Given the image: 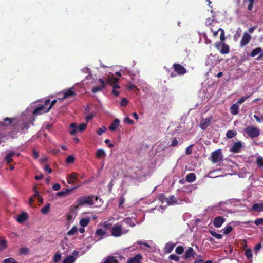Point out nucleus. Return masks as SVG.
<instances>
[{
    "instance_id": "a18cd8bd",
    "label": "nucleus",
    "mask_w": 263,
    "mask_h": 263,
    "mask_svg": "<svg viewBox=\"0 0 263 263\" xmlns=\"http://www.w3.org/2000/svg\"><path fill=\"white\" fill-rule=\"evenodd\" d=\"M78 229L77 227L73 226L72 228L67 233L68 236H72L77 232Z\"/></svg>"
},
{
    "instance_id": "69168bd1",
    "label": "nucleus",
    "mask_w": 263,
    "mask_h": 263,
    "mask_svg": "<svg viewBox=\"0 0 263 263\" xmlns=\"http://www.w3.org/2000/svg\"><path fill=\"white\" fill-rule=\"evenodd\" d=\"M178 144V141L176 138H174L171 143V145L173 147L177 146Z\"/></svg>"
},
{
    "instance_id": "4be33fe9",
    "label": "nucleus",
    "mask_w": 263,
    "mask_h": 263,
    "mask_svg": "<svg viewBox=\"0 0 263 263\" xmlns=\"http://www.w3.org/2000/svg\"><path fill=\"white\" fill-rule=\"evenodd\" d=\"M239 105L237 103L233 104L230 107V112L233 115H236L239 112Z\"/></svg>"
},
{
    "instance_id": "f257e3e1",
    "label": "nucleus",
    "mask_w": 263,
    "mask_h": 263,
    "mask_svg": "<svg viewBox=\"0 0 263 263\" xmlns=\"http://www.w3.org/2000/svg\"><path fill=\"white\" fill-rule=\"evenodd\" d=\"M93 198L95 200H97L98 197L97 196H81L79 197L77 200V205L74 207V209L76 210L79 206H82L85 204L92 205L94 204Z\"/></svg>"
},
{
    "instance_id": "de8ad7c7",
    "label": "nucleus",
    "mask_w": 263,
    "mask_h": 263,
    "mask_svg": "<svg viewBox=\"0 0 263 263\" xmlns=\"http://www.w3.org/2000/svg\"><path fill=\"white\" fill-rule=\"evenodd\" d=\"M101 226L103 228H104V230H106V231L107 230L110 229L111 224L108 221H107L102 223Z\"/></svg>"
},
{
    "instance_id": "4c0bfd02",
    "label": "nucleus",
    "mask_w": 263,
    "mask_h": 263,
    "mask_svg": "<svg viewBox=\"0 0 263 263\" xmlns=\"http://www.w3.org/2000/svg\"><path fill=\"white\" fill-rule=\"evenodd\" d=\"M104 263H119L115 256H109L104 262Z\"/></svg>"
},
{
    "instance_id": "ddd939ff",
    "label": "nucleus",
    "mask_w": 263,
    "mask_h": 263,
    "mask_svg": "<svg viewBox=\"0 0 263 263\" xmlns=\"http://www.w3.org/2000/svg\"><path fill=\"white\" fill-rule=\"evenodd\" d=\"M212 119V117L211 116L210 117L202 119L201 121V122L200 124V127L202 129H203V130L205 129L209 126Z\"/></svg>"
},
{
    "instance_id": "f03ea898",
    "label": "nucleus",
    "mask_w": 263,
    "mask_h": 263,
    "mask_svg": "<svg viewBox=\"0 0 263 263\" xmlns=\"http://www.w3.org/2000/svg\"><path fill=\"white\" fill-rule=\"evenodd\" d=\"M245 133L251 138H254L260 135L259 129L256 127L249 126L245 129Z\"/></svg>"
},
{
    "instance_id": "4468645a",
    "label": "nucleus",
    "mask_w": 263,
    "mask_h": 263,
    "mask_svg": "<svg viewBox=\"0 0 263 263\" xmlns=\"http://www.w3.org/2000/svg\"><path fill=\"white\" fill-rule=\"evenodd\" d=\"M79 174L77 173H72L68 177L67 179V182L68 184H72L74 182H77L78 179Z\"/></svg>"
},
{
    "instance_id": "a19ab883",
    "label": "nucleus",
    "mask_w": 263,
    "mask_h": 263,
    "mask_svg": "<svg viewBox=\"0 0 263 263\" xmlns=\"http://www.w3.org/2000/svg\"><path fill=\"white\" fill-rule=\"evenodd\" d=\"M254 2V0H243V3H249V5L248 6V10L249 11H252L253 7Z\"/></svg>"
},
{
    "instance_id": "338daca9",
    "label": "nucleus",
    "mask_w": 263,
    "mask_h": 263,
    "mask_svg": "<svg viewBox=\"0 0 263 263\" xmlns=\"http://www.w3.org/2000/svg\"><path fill=\"white\" fill-rule=\"evenodd\" d=\"M203 259H202V256L201 255H199L198 258L196 259L194 263H203Z\"/></svg>"
},
{
    "instance_id": "774afa93",
    "label": "nucleus",
    "mask_w": 263,
    "mask_h": 263,
    "mask_svg": "<svg viewBox=\"0 0 263 263\" xmlns=\"http://www.w3.org/2000/svg\"><path fill=\"white\" fill-rule=\"evenodd\" d=\"M61 185L59 183H55L52 186V189L54 191H58L60 190Z\"/></svg>"
},
{
    "instance_id": "bb28decb",
    "label": "nucleus",
    "mask_w": 263,
    "mask_h": 263,
    "mask_svg": "<svg viewBox=\"0 0 263 263\" xmlns=\"http://www.w3.org/2000/svg\"><path fill=\"white\" fill-rule=\"evenodd\" d=\"M27 214L26 213H22L18 216L17 220L18 222L21 223L27 219Z\"/></svg>"
},
{
    "instance_id": "20e7f679",
    "label": "nucleus",
    "mask_w": 263,
    "mask_h": 263,
    "mask_svg": "<svg viewBox=\"0 0 263 263\" xmlns=\"http://www.w3.org/2000/svg\"><path fill=\"white\" fill-rule=\"evenodd\" d=\"M86 127L87 124L86 123H81L79 125V127H77L76 123H72L70 125V128H71V130L69 131V133L71 135H74L77 129L78 131L82 132L86 129Z\"/></svg>"
},
{
    "instance_id": "39448f33",
    "label": "nucleus",
    "mask_w": 263,
    "mask_h": 263,
    "mask_svg": "<svg viewBox=\"0 0 263 263\" xmlns=\"http://www.w3.org/2000/svg\"><path fill=\"white\" fill-rule=\"evenodd\" d=\"M123 234L121 226L119 223L115 224L111 229V235L115 237L121 236Z\"/></svg>"
},
{
    "instance_id": "37998d69",
    "label": "nucleus",
    "mask_w": 263,
    "mask_h": 263,
    "mask_svg": "<svg viewBox=\"0 0 263 263\" xmlns=\"http://www.w3.org/2000/svg\"><path fill=\"white\" fill-rule=\"evenodd\" d=\"M256 163L258 167H263V157L261 156L257 157Z\"/></svg>"
},
{
    "instance_id": "09e8293b",
    "label": "nucleus",
    "mask_w": 263,
    "mask_h": 263,
    "mask_svg": "<svg viewBox=\"0 0 263 263\" xmlns=\"http://www.w3.org/2000/svg\"><path fill=\"white\" fill-rule=\"evenodd\" d=\"M61 258V255L60 253H57L53 256V262L57 263Z\"/></svg>"
},
{
    "instance_id": "6e6552de",
    "label": "nucleus",
    "mask_w": 263,
    "mask_h": 263,
    "mask_svg": "<svg viewBox=\"0 0 263 263\" xmlns=\"http://www.w3.org/2000/svg\"><path fill=\"white\" fill-rule=\"evenodd\" d=\"M226 221V219L222 216H216L213 221V224L216 228H220Z\"/></svg>"
},
{
    "instance_id": "a211bd4d",
    "label": "nucleus",
    "mask_w": 263,
    "mask_h": 263,
    "mask_svg": "<svg viewBox=\"0 0 263 263\" xmlns=\"http://www.w3.org/2000/svg\"><path fill=\"white\" fill-rule=\"evenodd\" d=\"M142 257L141 254H138L134 257L128 259L127 263H140V261L142 259Z\"/></svg>"
},
{
    "instance_id": "c9c22d12",
    "label": "nucleus",
    "mask_w": 263,
    "mask_h": 263,
    "mask_svg": "<svg viewBox=\"0 0 263 263\" xmlns=\"http://www.w3.org/2000/svg\"><path fill=\"white\" fill-rule=\"evenodd\" d=\"M217 22L215 21L213 18L211 17H208L206 19L205 24L207 26H212L213 27L214 26V24H216Z\"/></svg>"
},
{
    "instance_id": "6ab92c4d",
    "label": "nucleus",
    "mask_w": 263,
    "mask_h": 263,
    "mask_svg": "<svg viewBox=\"0 0 263 263\" xmlns=\"http://www.w3.org/2000/svg\"><path fill=\"white\" fill-rule=\"evenodd\" d=\"M119 78L116 77L114 75L108 76L107 78V83L110 85L117 84L119 82Z\"/></svg>"
},
{
    "instance_id": "f704fd0d",
    "label": "nucleus",
    "mask_w": 263,
    "mask_h": 263,
    "mask_svg": "<svg viewBox=\"0 0 263 263\" xmlns=\"http://www.w3.org/2000/svg\"><path fill=\"white\" fill-rule=\"evenodd\" d=\"M165 200L168 204L176 203L177 202V200L174 196H171L169 198H166Z\"/></svg>"
},
{
    "instance_id": "473e14b6",
    "label": "nucleus",
    "mask_w": 263,
    "mask_h": 263,
    "mask_svg": "<svg viewBox=\"0 0 263 263\" xmlns=\"http://www.w3.org/2000/svg\"><path fill=\"white\" fill-rule=\"evenodd\" d=\"M233 230V227L230 224L227 225L224 229H222L223 235H228Z\"/></svg>"
},
{
    "instance_id": "49530a36",
    "label": "nucleus",
    "mask_w": 263,
    "mask_h": 263,
    "mask_svg": "<svg viewBox=\"0 0 263 263\" xmlns=\"http://www.w3.org/2000/svg\"><path fill=\"white\" fill-rule=\"evenodd\" d=\"M29 252V249L27 248H26V247L21 248L19 250V253L21 255L27 254H28Z\"/></svg>"
},
{
    "instance_id": "0e129e2a",
    "label": "nucleus",
    "mask_w": 263,
    "mask_h": 263,
    "mask_svg": "<svg viewBox=\"0 0 263 263\" xmlns=\"http://www.w3.org/2000/svg\"><path fill=\"white\" fill-rule=\"evenodd\" d=\"M44 170L46 172H48V173H49V174L51 173H52V169H51V168H50L49 165V164H46V165H45V166H44Z\"/></svg>"
},
{
    "instance_id": "412c9836",
    "label": "nucleus",
    "mask_w": 263,
    "mask_h": 263,
    "mask_svg": "<svg viewBox=\"0 0 263 263\" xmlns=\"http://www.w3.org/2000/svg\"><path fill=\"white\" fill-rule=\"evenodd\" d=\"M120 120L118 119H115L108 127V129L110 131H115L118 127Z\"/></svg>"
},
{
    "instance_id": "2f4dec72",
    "label": "nucleus",
    "mask_w": 263,
    "mask_h": 263,
    "mask_svg": "<svg viewBox=\"0 0 263 263\" xmlns=\"http://www.w3.org/2000/svg\"><path fill=\"white\" fill-rule=\"evenodd\" d=\"M50 206V203H46V205L41 209V212L43 214H47L49 212Z\"/></svg>"
},
{
    "instance_id": "f3484780",
    "label": "nucleus",
    "mask_w": 263,
    "mask_h": 263,
    "mask_svg": "<svg viewBox=\"0 0 263 263\" xmlns=\"http://www.w3.org/2000/svg\"><path fill=\"white\" fill-rule=\"evenodd\" d=\"M17 125H20L21 130L23 131L27 130L29 128V123L28 122H22L21 121H18L15 123Z\"/></svg>"
},
{
    "instance_id": "dca6fc26",
    "label": "nucleus",
    "mask_w": 263,
    "mask_h": 263,
    "mask_svg": "<svg viewBox=\"0 0 263 263\" xmlns=\"http://www.w3.org/2000/svg\"><path fill=\"white\" fill-rule=\"evenodd\" d=\"M251 210L255 212H263V202L254 203L252 206Z\"/></svg>"
},
{
    "instance_id": "e433bc0d",
    "label": "nucleus",
    "mask_w": 263,
    "mask_h": 263,
    "mask_svg": "<svg viewBox=\"0 0 263 263\" xmlns=\"http://www.w3.org/2000/svg\"><path fill=\"white\" fill-rule=\"evenodd\" d=\"M123 221L127 224L130 226V227H134L135 226V224L134 223V221L133 219L132 218L130 217H127L125 218Z\"/></svg>"
},
{
    "instance_id": "8fccbe9b",
    "label": "nucleus",
    "mask_w": 263,
    "mask_h": 263,
    "mask_svg": "<svg viewBox=\"0 0 263 263\" xmlns=\"http://www.w3.org/2000/svg\"><path fill=\"white\" fill-rule=\"evenodd\" d=\"M184 252V248L182 246H178L175 249V252L179 255L183 253Z\"/></svg>"
},
{
    "instance_id": "0eeeda50",
    "label": "nucleus",
    "mask_w": 263,
    "mask_h": 263,
    "mask_svg": "<svg viewBox=\"0 0 263 263\" xmlns=\"http://www.w3.org/2000/svg\"><path fill=\"white\" fill-rule=\"evenodd\" d=\"M260 53V55L256 58L257 60H260L263 59V51H262V49L261 47H257L255 49H253L251 53L250 56L252 57H254L257 54Z\"/></svg>"
},
{
    "instance_id": "13d9d810",
    "label": "nucleus",
    "mask_w": 263,
    "mask_h": 263,
    "mask_svg": "<svg viewBox=\"0 0 263 263\" xmlns=\"http://www.w3.org/2000/svg\"><path fill=\"white\" fill-rule=\"evenodd\" d=\"M254 223L256 226H258L259 225H262L263 224V218H257L255 221H254Z\"/></svg>"
},
{
    "instance_id": "72a5a7b5",
    "label": "nucleus",
    "mask_w": 263,
    "mask_h": 263,
    "mask_svg": "<svg viewBox=\"0 0 263 263\" xmlns=\"http://www.w3.org/2000/svg\"><path fill=\"white\" fill-rule=\"evenodd\" d=\"M245 255L250 261H252V252L250 249H248L245 251Z\"/></svg>"
},
{
    "instance_id": "b1692460",
    "label": "nucleus",
    "mask_w": 263,
    "mask_h": 263,
    "mask_svg": "<svg viewBox=\"0 0 263 263\" xmlns=\"http://www.w3.org/2000/svg\"><path fill=\"white\" fill-rule=\"evenodd\" d=\"M176 246L175 243H167L166 244L164 249L166 253H170Z\"/></svg>"
},
{
    "instance_id": "2eb2a0df",
    "label": "nucleus",
    "mask_w": 263,
    "mask_h": 263,
    "mask_svg": "<svg viewBox=\"0 0 263 263\" xmlns=\"http://www.w3.org/2000/svg\"><path fill=\"white\" fill-rule=\"evenodd\" d=\"M196 255V253L191 247H189L187 250L185 251L184 256L183 257L184 259H187L190 257L194 258Z\"/></svg>"
},
{
    "instance_id": "7ed1b4c3",
    "label": "nucleus",
    "mask_w": 263,
    "mask_h": 263,
    "mask_svg": "<svg viewBox=\"0 0 263 263\" xmlns=\"http://www.w3.org/2000/svg\"><path fill=\"white\" fill-rule=\"evenodd\" d=\"M222 159L223 156L221 149H219L212 153L210 157V160H211L213 163H218L222 161Z\"/></svg>"
},
{
    "instance_id": "5701e85b",
    "label": "nucleus",
    "mask_w": 263,
    "mask_h": 263,
    "mask_svg": "<svg viewBox=\"0 0 263 263\" xmlns=\"http://www.w3.org/2000/svg\"><path fill=\"white\" fill-rule=\"evenodd\" d=\"M229 52H230L229 46L223 42L222 46L220 50V52L222 54H226L229 53Z\"/></svg>"
},
{
    "instance_id": "423d86ee",
    "label": "nucleus",
    "mask_w": 263,
    "mask_h": 263,
    "mask_svg": "<svg viewBox=\"0 0 263 263\" xmlns=\"http://www.w3.org/2000/svg\"><path fill=\"white\" fill-rule=\"evenodd\" d=\"M173 67L174 71L178 75H183L187 72V70L185 68L180 64L175 63L173 64Z\"/></svg>"
},
{
    "instance_id": "1a4fd4ad",
    "label": "nucleus",
    "mask_w": 263,
    "mask_h": 263,
    "mask_svg": "<svg viewBox=\"0 0 263 263\" xmlns=\"http://www.w3.org/2000/svg\"><path fill=\"white\" fill-rule=\"evenodd\" d=\"M251 36L247 32L244 33L242 37L240 40V46L243 47L247 45L251 40Z\"/></svg>"
},
{
    "instance_id": "c85d7f7f",
    "label": "nucleus",
    "mask_w": 263,
    "mask_h": 263,
    "mask_svg": "<svg viewBox=\"0 0 263 263\" xmlns=\"http://www.w3.org/2000/svg\"><path fill=\"white\" fill-rule=\"evenodd\" d=\"M196 177L194 173H190L185 177L186 181L188 182H192L196 180Z\"/></svg>"
},
{
    "instance_id": "6e6d98bb",
    "label": "nucleus",
    "mask_w": 263,
    "mask_h": 263,
    "mask_svg": "<svg viewBox=\"0 0 263 263\" xmlns=\"http://www.w3.org/2000/svg\"><path fill=\"white\" fill-rule=\"evenodd\" d=\"M169 259L172 260H174L176 262H178L179 260V257L176 255L175 254H171L169 256Z\"/></svg>"
},
{
    "instance_id": "9d476101",
    "label": "nucleus",
    "mask_w": 263,
    "mask_h": 263,
    "mask_svg": "<svg viewBox=\"0 0 263 263\" xmlns=\"http://www.w3.org/2000/svg\"><path fill=\"white\" fill-rule=\"evenodd\" d=\"M98 81L100 83L101 85L100 86H95L92 89L91 91L93 93L102 91L105 87V83L102 79H99Z\"/></svg>"
},
{
    "instance_id": "7c9ffc66",
    "label": "nucleus",
    "mask_w": 263,
    "mask_h": 263,
    "mask_svg": "<svg viewBox=\"0 0 263 263\" xmlns=\"http://www.w3.org/2000/svg\"><path fill=\"white\" fill-rule=\"evenodd\" d=\"M90 221L89 218H83L80 220L79 224L81 226L85 227L89 224Z\"/></svg>"
},
{
    "instance_id": "c756f323",
    "label": "nucleus",
    "mask_w": 263,
    "mask_h": 263,
    "mask_svg": "<svg viewBox=\"0 0 263 263\" xmlns=\"http://www.w3.org/2000/svg\"><path fill=\"white\" fill-rule=\"evenodd\" d=\"M76 257L73 256H67L63 260V263H74Z\"/></svg>"
},
{
    "instance_id": "603ef678",
    "label": "nucleus",
    "mask_w": 263,
    "mask_h": 263,
    "mask_svg": "<svg viewBox=\"0 0 263 263\" xmlns=\"http://www.w3.org/2000/svg\"><path fill=\"white\" fill-rule=\"evenodd\" d=\"M218 31H220V38L221 41L223 42L226 39L224 30L222 28H219L218 29Z\"/></svg>"
},
{
    "instance_id": "f8f14e48",
    "label": "nucleus",
    "mask_w": 263,
    "mask_h": 263,
    "mask_svg": "<svg viewBox=\"0 0 263 263\" xmlns=\"http://www.w3.org/2000/svg\"><path fill=\"white\" fill-rule=\"evenodd\" d=\"M47 110V108L45 106H40L34 109L33 114L34 116H37L42 114L43 112L45 113L48 112L49 111H46Z\"/></svg>"
},
{
    "instance_id": "680f3d73",
    "label": "nucleus",
    "mask_w": 263,
    "mask_h": 263,
    "mask_svg": "<svg viewBox=\"0 0 263 263\" xmlns=\"http://www.w3.org/2000/svg\"><path fill=\"white\" fill-rule=\"evenodd\" d=\"M128 103V100L126 98H123L121 100V102L120 103V104L122 106H126Z\"/></svg>"
},
{
    "instance_id": "3c124183",
    "label": "nucleus",
    "mask_w": 263,
    "mask_h": 263,
    "mask_svg": "<svg viewBox=\"0 0 263 263\" xmlns=\"http://www.w3.org/2000/svg\"><path fill=\"white\" fill-rule=\"evenodd\" d=\"M250 97H251V95H248L246 97H241V98L239 99V100L238 101H237L236 103L240 105V104H242V103H243L247 99H248Z\"/></svg>"
},
{
    "instance_id": "5fc2aeb1",
    "label": "nucleus",
    "mask_w": 263,
    "mask_h": 263,
    "mask_svg": "<svg viewBox=\"0 0 263 263\" xmlns=\"http://www.w3.org/2000/svg\"><path fill=\"white\" fill-rule=\"evenodd\" d=\"M106 130V128L104 126H102L98 129V130H97V133L98 135L100 136L102 135L103 133H104L105 132Z\"/></svg>"
},
{
    "instance_id": "393cba45",
    "label": "nucleus",
    "mask_w": 263,
    "mask_h": 263,
    "mask_svg": "<svg viewBox=\"0 0 263 263\" xmlns=\"http://www.w3.org/2000/svg\"><path fill=\"white\" fill-rule=\"evenodd\" d=\"M74 187L71 189H65L63 191H61L57 193L56 195L59 197H63L66 195L67 194L69 193L71 191H72Z\"/></svg>"
},
{
    "instance_id": "ea45409f",
    "label": "nucleus",
    "mask_w": 263,
    "mask_h": 263,
    "mask_svg": "<svg viewBox=\"0 0 263 263\" xmlns=\"http://www.w3.org/2000/svg\"><path fill=\"white\" fill-rule=\"evenodd\" d=\"M237 135V132L235 130H230L226 133V136L228 138H232Z\"/></svg>"
},
{
    "instance_id": "052dcab7",
    "label": "nucleus",
    "mask_w": 263,
    "mask_h": 263,
    "mask_svg": "<svg viewBox=\"0 0 263 263\" xmlns=\"http://www.w3.org/2000/svg\"><path fill=\"white\" fill-rule=\"evenodd\" d=\"M223 41H218L215 43L214 47L218 50H220V47L222 46Z\"/></svg>"
},
{
    "instance_id": "aec40b11",
    "label": "nucleus",
    "mask_w": 263,
    "mask_h": 263,
    "mask_svg": "<svg viewBox=\"0 0 263 263\" xmlns=\"http://www.w3.org/2000/svg\"><path fill=\"white\" fill-rule=\"evenodd\" d=\"M76 95L74 91H73V88H70L66 90L64 92L63 99H66L70 97H73Z\"/></svg>"
},
{
    "instance_id": "864d4df0",
    "label": "nucleus",
    "mask_w": 263,
    "mask_h": 263,
    "mask_svg": "<svg viewBox=\"0 0 263 263\" xmlns=\"http://www.w3.org/2000/svg\"><path fill=\"white\" fill-rule=\"evenodd\" d=\"M74 157L72 155H69L67 157L66 162L67 163H73L74 162Z\"/></svg>"
},
{
    "instance_id": "a878e982",
    "label": "nucleus",
    "mask_w": 263,
    "mask_h": 263,
    "mask_svg": "<svg viewBox=\"0 0 263 263\" xmlns=\"http://www.w3.org/2000/svg\"><path fill=\"white\" fill-rule=\"evenodd\" d=\"M16 154L14 151L11 152L7 154L5 157V160L7 163H10L12 161V157Z\"/></svg>"
},
{
    "instance_id": "cd10ccee",
    "label": "nucleus",
    "mask_w": 263,
    "mask_h": 263,
    "mask_svg": "<svg viewBox=\"0 0 263 263\" xmlns=\"http://www.w3.org/2000/svg\"><path fill=\"white\" fill-rule=\"evenodd\" d=\"M106 234V230H104L101 228L98 229L96 232L95 235L96 236H100L99 240H101L103 238V236Z\"/></svg>"
},
{
    "instance_id": "79ce46f5",
    "label": "nucleus",
    "mask_w": 263,
    "mask_h": 263,
    "mask_svg": "<svg viewBox=\"0 0 263 263\" xmlns=\"http://www.w3.org/2000/svg\"><path fill=\"white\" fill-rule=\"evenodd\" d=\"M105 156V152L104 150L102 149H99L97 150L96 152V157L98 158H100L102 157H104Z\"/></svg>"
},
{
    "instance_id": "9b49d317",
    "label": "nucleus",
    "mask_w": 263,
    "mask_h": 263,
    "mask_svg": "<svg viewBox=\"0 0 263 263\" xmlns=\"http://www.w3.org/2000/svg\"><path fill=\"white\" fill-rule=\"evenodd\" d=\"M242 147V145L240 141L236 142L234 143L232 147L230 148V152L234 153H239L240 152Z\"/></svg>"
},
{
    "instance_id": "bf43d9fd",
    "label": "nucleus",
    "mask_w": 263,
    "mask_h": 263,
    "mask_svg": "<svg viewBox=\"0 0 263 263\" xmlns=\"http://www.w3.org/2000/svg\"><path fill=\"white\" fill-rule=\"evenodd\" d=\"M4 263H18L13 258H8L5 259L3 261Z\"/></svg>"
},
{
    "instance_id": "58836bf2",
    "label": "nucleus",
    "mask_w": 263,
    "mask_h": 263,
    "mask_svg": "<svg viewBox=\"0 0 263 263\" xmlns=\"http://www.w3.org/2000/svg\"><path fill=\"white\" fill-rule=\"evenodd\" d=\"M7 241L0 237V250L2 251L7 247Z\"/></svg>"
},
{
    "instance_id": "e2e57ef3",
    "label": "nucleus",
    "mask_w": 263,
    "mask_h": 263,
    "mask_svg": "<svg viewBox=\"0 0 263 263\" xmlns=\"http://www.w3.org/2000/svg\"><path fill=\"white\" fill-rule=\"evenodd\" d=\"M193 145H190L186 148L185 153L187 155H190L192 153V147Z\"/></svg>"
},
{
    "instance_id": "4d7b16f0",
    "label": "nucleus",
    "mask_w": 263,
    "mask_h": 263,
    "mask_svg": "<svg viewBox=\"0 0 263 263\" xmlns=\"http://www.w3.org/2000/svg\"><path fill=\"white\" fill-rule=\"evenodd\" d=\"M120 87L118 85H115L113 86V89L112 90V93L114 94L116 97H117L119 94V92L116 90V89L119 88Z\"/></svg>"
},
{
    "instance_id": "c03bdc74",
    "label": "nucleus",
    "mask_w": 263,
    "mask_h": 263,
    "mask_svg": "<svg viewBox=\"0 0 263 263\" xmlns=\"http://www.w3.org/2000/svg\"><path fill=\"white\" fill-rule=\"evenodd\" d=\"M209 233L212 236L215 237L216 238H217L218 239H220L222 237V236L221 234H218L214 231L209 230Z\"/></svg>"
}]
</instances>
